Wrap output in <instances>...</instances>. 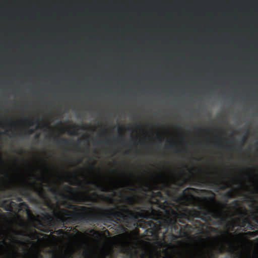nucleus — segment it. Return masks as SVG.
Listing matches in <instances>:
<instances>
[{"label": "nucleus", "instance_id": "obj_2", "mask_svg": "<svg viewBox=\"0 0 258 258\" xmlns=\"http://www.w3.org/2000/svg\"><path fill=\"white\" fill-rule=\"evenodd\" d=\"M142 206H137L135 209L137 211L130 210L126 206H117L115 208L101 209L105 216L104 220L115 219L116 223L123 222L128 224L130 222L137 223L140 218L160 220L162 215L159 210H155L153 207V202L151 199L141 202Z\"/></svg>", "mask_w": 258, "mask_h": 258}, {"label": "nucleus", "instance_id": "obj_35", "mask_svg": "<svg viewBox=\"0 0 258 258\" xmlns=\"http://www.w3.org/2000/svg\"><path fill=\"white\" fill-rule=\"evenodd\" d=\"M41 180L45 182H47V180H46L44 177H41Z\"/></svg>", "mask_w": 258, "mask_h": 258}, {"label": "nucleus", "instance_id": "obj_32", "mask_svg": "<svg viewBox=\"0 0 258 258\" xmlns=\"http://www.w3.org/2000/svg\"><path fill=\"white\" fill-rule=\"evenodd\" d=\"M34 132V129H30L28 131V134H31Z\"/></svg>", "mask_w": 258, "mask_h": 258}, {"label": "nucleus", "instance_id": "obj_5", "mask_svg": "<svg viewBox=\"0 0 258 258\" xmlns=\"http://www.w3.org/2000/svg\"><path fill=\"white\" fill-rule=\"evenodd\" d=\"M35 190L40 198L44 200L45 205L49 209L52 210L53 214L55 218L48 212H45V217L50 222L51 225H58L59 227L66 229V224L71 222V218H66L61 215H57L54 205L49 200H47L46 192L42 188V184H40L38 188H35Z\"/></svg>", "mask_w": 258, "mask_h": 258}, {"label": "nucleus", "instance_id": "obj_12", "mask_svg": "<svg viewBox=\"0 0 258 258\" xmlns=\"http://www.w3.org/2000/svg\"><path fill=\"white\" fill-rule=\"evenodd\" d=\"M82 258H97V255L94 250L88 248L86 245L83 247L82 251L79 252Z\"/></svg>", "mask_w": 258, "mask_h": 258}, {"label": "nucleus", "instance_id": "obj_9", "mask_svg": "<svg viewBox=\"0 0 258 258\" xmlns=\"http://www.w3.org/2000/svg\"><path fill=\"white\" fill-rule=\"evenodd\" d=\"M2 207L7 211L12 212L13 209L20 211L23 208L28 214L30 213L28 205L25 202H22L18 204L11 200H5L2 202Z\"/></svg>", "mask_w": 258, "mask_h": 258}, {"label": "nucleus", "instance_id": "obj_23", "mask_svg": "<svg viewBox=\"0 0 258 258\" xmlns=\"http://www.w3.org/2000/svg\"><path fill=\"white\" fill-rule=\"evenodd\" d=\"M246 142V139L245 138L243 137L241 139V140H240V141L239 142V144H240V146L238 147L237 149H236V150L238 151H241V150H242V147H243V145H244V144Z\"/></svg>", "mask_w": 258, "mask_h": 258}, {"label": "nucleus", "instance_id": "obj_7", "mask_svg": "<svg viewBox=\"0 0 258 258\" xmlns=\"http://www.w3.org/2000/svg\"><path fill=\"white\" fill-rule=\"evenodd\" d=\"M234 206L232 207L233 209H235L237 213L240 216L239 217L235 218L236 226L240 228L247 227L249 222V219L247 217V213L245 209L239 207V203L238 201L235 200L232 202Z\"/></svg>", "mask_w": 258, "mask_h": 258}, {"label": "nucleus", "instance_id": "obj_20", "mask_svg": "<svg viewBox=\"0 0 258 258\" xmlns=\"http://www.w3.org/2000/svg\"><path fill=\"white\" fill-rule=\"evenodd\" d=\"M244 234L248 237H254L258 235V232L257 231V230L253 231H248L245 232Z\"/></svg>", "mask_w": 258, "mask_h": 258}, {"label": "nucleus", "instance_id": "obj_19", "mask_svg": "<svg viewBox=\"0 0 258 258\" xmlns=\"http://www.w3.org/2000/svg\"><path fill=\"white\" fill-rule=\"evenodd\" d=\"M48 190L55 196V198L57 199L56 196L59 192L58 188L55 186L49 187Z\"/></svg>", "mask_w": 258, "mask_h": 258}, {"label": "nucleus", "instance_id": "obj_56", "mask_svg": "<svg viewBox=\"0 0 258 258\" xmlns=\"http://www.w3.org/2000/svg\"><path fill=\"white\" fill-rule=\"evenodd\" d=\"M201 160V158H199V159H198V160H199V161H200Z\"/></svg>", "mask_w": 258, "mask_h": 258}, {"label": "nucleus", "instance_id": "obj_8", "mask_svg": "<svg viewBox=\"0 0 258 258\" xmlns=\"http://www.w3.org/2000/svg\"><path fill=\"white\" fill-rule=\"evenodd\" d=\"M61 195L63 198L68 199L71 200H72L75 203H83L86 202H96L97 201L98 199H103L105 198V197L103 195H98L96 192H93L92 194H89L86 196H82L81 197H76L74 198H73L71 196H69L64 195L61 192ZM105 198H107V197H105Z\"/></svg>", "mask_w": 258, "mask_h": 258}, {"label": "nucleus", "instance_id": "obj_58", "mask_svg": "<svg viewBox=\"0 0 258 258\" xmlns=\"http://www.w3.org/2000/svg\"><path fill=\"white\" fill-rule=\"evenodd\" d=\"M75 178H76L77 179H78L76 175H75Z\"/></svg>", "mask_w": 258, "mask_h": 258}, {"label": "nucleus", "instance_id": "obj_1", "mask_svg": "<svg viewBox=\"0 0 258 258\" xmlns=\"http://www.w3.org/2000/svg\"><path fill=\"white\" fill-rule=\"evenodd\" d=\"M195 190V188L187 187L183 191V193L178 198L179 201H182L184 206L192 205L198 208V210L194 208L187 210H186V213L183 214V215L184 216L188 215L190 219L201 218L205 221L210 220L211 218H213L215 219H219V224L226 222L230 211H225L223 208L226 207L228 200L234 197L233 191L229 190L223 195L222 198L225 204L223 205L222 208L217 209L210 208L207 205H202L201 204V202L207 204L208 200L206 198L200 199L194 196L191 191Z\"/></svg>", "mask_w": 258, "mask_h": 258}, {"label": "nucleus", "instance_id": "obj_3", "mask_svg": "<svg viewBox=\"0 0 258 258\" xmlns=\"http://www.w3.org/2000/svg\"><path fill=\"white\" fill-rule=\"evenodd\" d=\"M146 186L147 188H143L145 191H149L151 192L150 198L149 199H151L153 202V206L156 205L158 208L163 210L165 213V216L167 217V219H165L167 225H169L170 224H174L176 223L178 220L180 222H182L181 218L186 219H189L190 217L188 215L184 216L183 214H185L186 210H189L188 209L183 208L182 210L183 213H178L177 211L179 210L180 208L179 205H182L183 206L184 203L182 201H179L178 198L181 194L178 196L175 201L178 205H174L168 202L163 195L162 192L160 191L154 192L153 191V189H158V188L157 186H150L149 184H147ZM183 192L181 193V194Z\"/></svg>", "mask_w": 258, "mask_h": 258}, {"label": "nucleus", "instance_id": "obj_37", "mask_svg": "<svg viewBox=\"0 0 258 258\" xmlns=\"http://www.w3.org/2000/svg\"><path fill=\"white\" fill-rule=\"evenodd\" d=\"M126 200L128 201V202H131L132 201V198H131V197H127L126 198Z\"/></svg>", "mask_w": 258, "mask_h": 258}, {"label": "nucleus", "instance_id": "obj_36", "mask_svg": "<svg viewBox=\"0 0 258 258\" xmlns=\"http://www.w3.org/2000/svg\"><path fill=\"white\" fill-rule=\"evenodd\" d=\"M223 245H222L219 248V251L221 252H222L223 251Z\"/></svg>", "mask_w": 258, "mask_h": 258}, {"label": "nucleus", "instance_id": "obj_38", "mask_svg": "<svg viewBox=\"0 0 258 258\" xmlns=\"http://www.w3.org/2000/svg\"><path fill=\"white\" fill-rule=\"evenodd\" d=\"M157 138L159 140V143H161L162 141L161 137L160 136H158Z\"/></svg>", "mask_w": 258, "mask_h": 258}, {"label": "nucleus", "instance_id": "obj_42", "mask_svg": "<svg viewBox=\"0 0 258 258\" xmlns=\"http://www.w3.org/2000/svg\"><path fill=\"white\" fill-rule=\"evenodd\" d=\"M25 255H26L27 256H30V253H29V252H26V253H25Z\"/></svg>", "mask_w": 258, "mask_h": 258}, {"label": "nucleus", "instance_id": "obj_6", "mask_svg": "<svg viewBox=\"0 0 258 258\" xmlns=\"http://www.w3.org/2000/svg\"><path fill=\"white\" fill-rule=\"evenodd\" d=\"M167 219V217L162 218V215L160 216V220H156L159 224H156L153 221H149L146 223V225L150 227L145 231V234L148 237H150L151 239L158 240L159 238V233L161 230V227L163 226L166 229V231L168 229L169 227H172L175 225L176 223L174 224H170L169 225H167L165 219Z\"/></svg>", "mask_w": 258, "mask_h": 258}, {"label": "nucleus", "instance_id": "obj_63", "mask_svg": "<svg viewBox=\"0 0 258 258\" xmlns=\"http://www.w3.org/2000/svg\"><path fill=\"white\" fill-rule=\"evenodd\" d=\"M169 258H172V256H170Z\"/></svg>", "mask_w": 258, "mask_h": 258}, {"label": "nucleus", "instance_id": "obj_30", "mask_svg": "<svg viewBox=\"0 0 258 258\" xmlns=\"http://www.w3.org/2000/svg\"><path fill=\"white\" fill-rule=\"evenodd\" d=\"M90 232H94L95 234H96L98 236H100L101 235V233L99 232H98V231H95L94 230H91Z\"/></svg>", "mask_w": 258, "mask_h": 258}, {"label": "nucleus", "instance_id": "obj_28", "mask_svg": "<svg viewBox=\"0 0 258 258\" xmlns=\"http://www.w3.org/2000/svg\"><path fill=\"white\" fill-rule=\"evenodd\" d=\"M29 196L30 197V199L31 201L33 202H36L37 199L36 198L31 197L29 194Z\"/></svg>", "mask_w": 258, "mask_h": 258}, {"label": "nucleus", "instance_id": "obj_29", "mask_svg": "<svg viewBox=\"0 0 258 258\" xmlns=\"http://www.w3.org/2000/svg\"><path fill=\"white\" fill-rule=\"evenodd\" d=\"M26 121L28 122L29 125L32 126L34 124L33 122L28 119H26Z\"/></svg>", "mask_w": 258, "mask_h": 258}, {"label": "nucleus", "instance_id": "obj_18", "mask_svg": "<svg viewBox=\"0 0 258 258\" xmlns=\"http://www.w3.org/2000/svg\"><path fill=\"white\" fill-rule=\"evenodd\" d=\"M204 191L211 195V197L209 198V201L211 203H215V194L211 190H204Z\"/></svg>", "mask_w": 258, "mask_h": 258}, {"label": "nucleus", "instance_id": "obj_45", "mask_svg": "<svg viewBox=\"0 0 258 258\" xmlns=\"http://www.w3.org/2000/svg\"><path fill=\"white\" fill-rule=\"evenodd\" d=\"M210 228L211 229V230H212V231H215V230H216L215 228H213V227H210Z\"/></svg>", "mask_w": 258, "mask_h": 258}, {"label": "nucleus", "instance_id": "obj_16", "mask_svg": "<svg viewBox=\"0 0 258 258\" xmlns=\"http://www.w3.org/2000/svg\"><path fill=\"white\" fill-rule=\"evenodd\" d=\"M88 184L94 185L97 189H98L99 190H100L101 191H108L107 190V187H106L105 186H103L100 184H98L94 181L89 182H88Z\"/></svg>", "mask_w": 258, "mask_h": 258}, {"label": "nucleus", "instance_id": "obj_48", "mask_svg": "<svg viewBox=\"0 0 258 258\" xmlns=\"http://www.w3.org/2000/svg\"><path fill=\"white\" fill-rule=\"evenodd\" d=\"M78 161H79V163H81V162H82V159H79Z\"/></svg>", "mask_w": 258, "mask_h": 258}, {"label": "nucleus", "instance_id": "obj_31", "mask_svg": "<svg viewBox=\"0 0 258 258\" xmlns=\"http://www.w3.org/2000/svg\"><path fill=\"white\" fill-rule=\"evenodd\" d=\"M16 198L15 199L18 201V202H21L22 201V198L19 197H18L17 196H16Z\"/></svg>", "mask_w": 258, "mask_h": 258}, {"label": "nucleus", "instance_id": "obj_59", "mask_svg": "<svg viewBox=\"0 0 258 258\" xmlns=\"http://www.w3.org/2000/svg\"><path fill=\"white\" fill-rule=\"evenodd\" d=\"M255 240L258 241V238L255 239Z\"/></svg>", "mask_w": 258, "mask_h": 258}, {"label": "nucleus", "instance_id": "obj_51", "mask_svg": "<svg viewBox=\"0 0 258 258\" xmlns=\"http://www.w3.org/2000/svg\"><path fill=\"white\" fill-rule=\"evenodd\" d=\"M102 258H106L105 256L103 254L102 256Z\"/></svg>", "mask_w": 258, "mask_h": 258}, {"label": "nucleus", "instance_id": "obj_60", "mask_svg": "<svg viewBox=\"0 0 258 258\" xmlns=\"http://www.w3.org/2000/svg\"><path fill=\"white\" fill-rule=\"evenodd\" d=\"M118 129L119 130L121 129L120 127H118Z\"/></svg>", "mask_w": 258, "mask_h": 258}, {"label": "nucleus", "instance_id": "obj_26", "mask_svg": "<svg viewBox=\"0 0 258 258\" xmlns=\"http://www.w3.org/2000/svg\"><path fill=\"white\" fill-rule=\"evenodd\" d=\"M120 251H121V252H122V253H125L126 251H127L128 252V253L130 254V256L128 258H133L134 253L133 252H131L130 251L128 250H125V249H122ZM136 258H138V257H136Z\"/></svg>", "mask_w": 258, "mask_h": 258}, {"label": "nucleus", "instance_id": "obj_4", "mask_svg": "<svg viewBox=\"0 0 258 258\" xmlns=\"http://www.w3.org/2000/svg\"><path fill=\"white\" fill-rule=\"evenodd\" d=\"M63 205L69 209L74 210V211H71L63 208L60 209V214L66 218H71V222L82 220L90 222L104 220L103 216H105V214L101 210L102 209L100 208H98V209L101 211L94 213L93 212L94 208H93L77 206L68 203L67 202H64Z\"/></svg>", "mask_w": 258, "mask_h": 258}, {"label": "nucleus", "instance_id": "obj_13", "mask_svg": "<svg viewBox=\"0 0 258 258\" xmlns=\"http://www.w3.org/2000/svg\"><path fill=\"white\" fill-rule=\"evenodd\" d=\"M212 188L215 189L216 191H218L219 189L224 190L228 187L226 183L222 182H219L217 181H211L209 182Z\"/></svg>", "mask_w": 258, "mask_h": 258}, {"label": "nucleus", "instance_id": "obj_54", "mask_svg": "<svg viewBox=\"0 0 258 258\" xmlns=\"http://www.w3.org/2000/svg\"><path fill=\"white\" fill-rule=\"evenodd\" d=\"M32 184H34V185L36 184V183L35 182H33Z\"/></svg>", "mask_w": 258, "mask_h": 258}, {"label": "nucleus", "instance_id": "obj_52", "mask_svg": "<svg viewBox=\"0 0 258 258\" xmlns=\"http://www.w3.org/2000/svg\"><path fill=\"white\" fill-rule=\"evenodd\" d=\"M0 126H1V127H3V124H2V123H0Z\"/></svg>", "mask_w": 258, "mask_h": 258}, {"label": "nucleus", "instance_id": "obj_27", "mask_svg": "<svg viewBox=\"0 0 258 258\" xmlns=\"http://www.w3.org/2000/svg\"><path fill=\"white\" fill-rule=\"evenodd\" d=\"M166 147L168 149H172L173 147V144L172 143H170V144L167 145Z\"/></svg>", "mask_w": 258, "mask_h": 258}, {"label": "nucleus", "instance_id": "obj_21", "mask_svg": "<svg viewBox=\"0 0 258 258\" xmlns=\"http://www.w3.org/2000/svg\"><path fill=\"white\" fill-rule=\"evenodd\" d=\"M65 188H67L68 190V192L71 194H75L76 195L78 192V189L76 188L71 187L68 185H66Z\"/></svg>", "mask_w": 258, "mask_h": 258}, {"label": "nucleus", "instance_id": "obj_24", "mask_svg": "<svg viewBox=\"0 0 258 258\" xmlns=\"http://www.w3.org/2000/svg\"><path fill=\"white\" fill-rule=\"evenodd\" d=\"M179 258H184L181 254H179ZM204 258H216L214 254L212 251L209 252V256L208 257H204Z\"/></svg>", "mask_w": 258, "mask_h": 258}, {"label": "nucleus", "instance_id": "obj_25", "mask_svg": "<svg viewBox=\"0 0 258 258\" xmlns=\"http://www.w3.org/2000/svg\"><path fill=\"white\" fill-rule=\"evenodd\" d=\"M227 236H228L229 237H231L232 236V233H231L229 232H227L226 235H223V238L224 239V240L228 241H229V237H228Z\"/></svg>", "mask_w": 258, "mask_h": 258}, {"label": "nucleus", "instance_id": "obj_39", "mask_svg": "<svg viewBox=\"0 0 258 258\" xmlns=\"http://www.w3.org/2000/svg\"><path fill=\"white\" fill-rule=\"evenodd\" d=\"M39 136H40V135L39 134H36L35 136V138H39Z\"/></svg>", "mask_w": 258, "mask_h": 258}, {"label": "nucleus", "instance_id": "obj_62", "mask_svg": "<svg viewBox=\"0 0 258 258\" xmlns=\"http://www.w3.org/2000/svg\"><path fill=\"white\" fill-rule=\"evenodd\" d=\"M131 190H134V189L133 188H131Z\"/></svg>", "mask_w": 258, "mask_h": 258}, {"label": "nucleus", "instance_id": "obj_40", "mask_svg": "<svg viewBox=\"0 0 258 258\" xmlns=\"http://www.w3.org/2000/svg\"><path fill=\"white\" fill-rule=\"evenodd\" d=\"M229 149H230V150H236V149L235 148L233 147H230Z\"/></svg>", "mask_w": 258, "mask_h": 258}, {"label": "nucleus", "instance_id": "obj_61", "mask_svg": "<svg viewBox=\"0 0 258 258\" xmlns=\"http://www.w3.org/2000/svg\"><path fill=\"white\" fill-rule=\"evenodd\" d=\"M124 140H122V143H124Z\"/></svg>", "mask_w": 258, "mask_h": 258}, {"label": "nucleus", "instance_id": "obj_44", "mask_svg": "<svg viewBox=\"0 0 258 258\" xmlns=\"http://www.w3.org/2000/svg\"><path fill=\"white\" fill-rule=\"evenodd\" d=\"M196 222H198L199 224L200 225H203V224L201 222H200V221H196Z\"/></svg>", "mask_w": 258, "mask_h": 258}, {"label": "nucleus", "instance_id": "obj_57", "mask_svg": "<svg viewBox=\"0 0 258 258\" xmlns=\"http://www.w3.org/2000/svg\"><path fill=\"white\" fill-rule=\"evenodd\" d=\"M159 244H160H160H161V241H160V242H159Z\"/></svg>", "mask_w": 258, "mask_h": 258}, {"label": "nucleus", "instance_id": "obj_22", "mask_svg": "<svg viewBox=\"0 0 258 258\" xmlns=\"http://www.w3.org/2000/svg\"><path fill=\"white\" fill-rule=\"evenodd\" d=\"M257 227L258 226L257 225L252 223L251 222L249 221V223L248 224V225L246 228L250 230H253L255 229H257Z\"/></svg>", "mask_w": 258, "mask_h": 258}, {"label": "nucleus", "instance_id": "obj_49", "mask_svg": "<svg viewBox=\"0 0 258 258\" xmlns=\"http://www.w3.org/2000/svg\"><path fill=\"white\" fill-rule=\"evenodd\" d=\"M79 247L80 249H81V248H82V246L81 245H79Z\"/></svg>", "mask_w": 258, "mask_h": 258}, {"label": "nucleus", "instance_id": "obj_34", "mask_svg": "<svg viewBox=\"0 0 258 258\" xmlns=\"http://www.w3.org/2000/svg\"><path fill=\"white\" fill-rule=\"evenodd\" d=\"M75 133H76L75 131H68V134H69L70 135L75 134Z\"/></svg>", "mask_w": 258, "mask_h": 258}, {"label": "nucleus", "instance_id": "obj_46", "mask_svg": "<svg viewBox=\"0 0 258 258\" xmlns=\"http://www.w3.org/2000/svg\"><path fill=\"white\" fill-rule=\"evenodd\" d=\"M81 128L83 129V130H85L86 129V128H85V127L84 126H82L81 127Z\"/></svg>", "mask_w": 258, "mask_h": 258}, {"label": "nucleus", "instance_id": "obj_53", "mask_svg": "<svg viewBox=\"0 0 258 258\" xmlns=\"http://www.w3.org/2000/svg\"><path fill=\"white\" fill-rule=\"evenodd\" d=\"M157 258H158V256L159 255V254L158 252H157Z\"/></svg>", "mask_w": 258, "mask_h": 258}, {"label": "nucleus", "instance_id": "obj_10", "mask_svg": "<svg viewBox=\"0 0 258 258\" xmlns=\"http://www.w3.org/2000/svg\"><path fill=\"white\" fill-rule=\"evenodd\" d=\"M3 244L0 245V258H17L19 254L17 249L10 250L9 248V244L5 240H3Z\"/></svg>", "mask_w": 258, "mask_h": 258}, {"label": "nucleus", "instance_id": "obj_14", "mask_svg": "<svg viewBox=\"0 0 258 258\" xmlns=\"http://www.w3.org/2000/svg\"><path fill=\"white\" fill-rule=\"evenodd\" d=\"M249 207L253 211L251 213L253 220L258 224V206H255L251 204L249 205Z\"/></svg>", "mask_w": 258, "mask_h": 258}, {"label": "nucleus", "instance_id": "obj_11", "mask_svg": "<svg viewBox=\"0 0 258 258\" xmlns=\"http://www.w3.org/2000/svg\"><path fill=\"white\" fill-rule=\"evenodd\" d=\"M69 229L67 230H64L62 229H59L58 230H56L55 229L54 230H52L51 232L52 233L56 234L57 235H61V236H67L69 237H74L75 235L73 233H71V231L74 233H76L78 236L81 237L82 236L83 234L82 232H80L77 228L76 227H69Z\"/></svg>", "mask_w": 258, "mask_h": 258}, {"label": "nucleus", "instance_id": "obj_47", "mask_svg": "<svg viewBox=\"0 0 258 258\" xmlns=\"http://www.w3.org/2000/svg\"><path fill=\"white\" fill-rule=\"evenodd\" d=\"M195 130H196V131H199V128L198 127H196Z\"/></svg>", "mask_w": 258, "mask_h": 258}, {"label": "nucleus", "instance_id": "obj_55", "mask_svg": "<svg viewBox=\"0 0 258 258\" xmlns=\"http://www.w3.org/2000/svg\"><path fill=\"white\" fill-rule=\"evenodd\" d=\"M108 140H106V143H108Z\"/></svg>", "mask_w": 258, "mask_h": 258}, {"label": "nucleus", "instance_id": "obj_50", "mask_svg": "<svg viewBox=\"0 0 258 258\" xmlns=\"http://www.w3.org/2000/svg\"><path fill=\"white\" fill-rule=\"evenodd\" d=\"M72 255H73V252H71L70 256H72Z\"/></svg>", "mask_w": 258, "mask_h": 258}, {"label": "nucleus", "instance_id": "obj_43", "mask_svg": "<svg viewBox=\"0 0 258 258\" xmlns=\"http://www.w3.org/2000/svg\"><path fill=\"white\" fill-rule=\"evenodd\" d=\"M238 258H244V257H243V256L241 254H239L238 256Z\"/></svg>", "mask_w": 258, "mask_h": 258}, {"label": "nucleus", "instance_id": "obj_33", "mask_svg": "<svg viewBox=\"0 0 258 258\" xmlns=\"http://www.w3.org/2000/svg\"><path fill=\"white\" fill-rule=\"evenodd\" d=\"M250 201L251 202H253V203H255L256 201H255V200L254 199V198L253 197H250Z\"/></svg>", "mask_w": 258, "mask_h": 258}, {"label": "nucleus", "instance_id": "obj_17", "mask_svg": "<svg viewBox=\"0 0 258 258\" xmlns=\"http://www.w3.org/2000/svg\"><path fill=\"white\" fill-rule=\"evenodd\" d=\"M236 226H236V222L235 218L233 219V220L231 222L227 223L225 227L227 229L232 231L234 230V229Z\"/></svg>", "mask_w": 258, "mask_h": 258}, {"label": "nucleus", "instance_id": "obj_41", "mask_svg": "<svg viewBox=\"0 0 258 258\" xmlns=\"http://www.w3.org/2000/svg\"><path fill=\"white\" fill-rule=\"evenodd\" d=\"M164 237H165L164 234V233H163V234H162V241H164Z\"/></svg>", "mask_w": 258, "mask_h": 258}, {"label": "nucleus", "instance_id": "obj_15", "mask_svg": "<svg viewBox=\"0 0 258 258\" xmlns=\"http://www.w3.org/2000/svg\"><path fill=\"white\" fill-rule=\"evenodd\" d=\"M54 141L57 145H61L63 146L67 147L71 144V142L66 138H60L58 139H54Z\"/></svg>", "mask_w": 258, "mask_h": 258}]
</instances>
